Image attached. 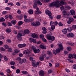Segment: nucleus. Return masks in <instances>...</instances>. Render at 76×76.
I'll list each match as a JSON object with an SVG mask.
<instances>
[{"instance_id":"423d86ee","label":"nucleus","mask_w":76,"mask_h":76,"mask_svg":"<svg viewBox=\"0 0 76 76\" xmlns=\"http://www.w3.org/2000/svg\"><path fill=\"white\" fill-rule=\"evenodd\" d=\"M74 20V19L73 18L70 17L69 18V20L67 21V23L68 24H70L71 23V22H73Z\"/></svg>"},{"instance_id":"2eb2a0df","label":"nucleus","mask_w":76,"mask_h":76,"mask_svg":"<svg viewBox=\"0 0 76 76\" xmlns=\"http://www.w3.org/2000/svg\"><path fill=\"white\" fill-rule=\"evenodd\" d=\"M31 36L33 38H38V36H37V35L36 34H32Z\"/></svg>"},{"instance_id":"f03ea898","label":"nucleus","mask_w":76,"mask_h":76,"mask_svg":"<svg viewBox=\"0 0 76 76\" xmlns=\"http://www.w3.org/2000/svg\"><path fill=\"white\" fill-rule=\"evenodd\" d=\"M58 47H59L60 49L58 48L56 49V51L57 53H60L61 50H63L64 48H63V46H62V44H60V42H59V43H58Z\"/></svg>"},{"instance_id":"9b49d317","label":"nucleus","mask_w":76,"mask_h":76,"mask_svg":"<svg viewBox=\"0 0 76 76\" xmlns=\"http://www.w3.org/2000/svg\"><path fill=\"white\" fill-rule=\"evenodd\" d=\"M44 72L42 70H41L39 71V76H44Z\"/></svg>"},{"instance_id":"f257e3e1","label":"nucleus","mask_w":76,"mask_h":76,"mask_svg":"<svg viewBox=\"0 0 76 76\" xmlns=\"http://www.w3.org/2000/svg\"><path fill=\"white\" fill-rule=\"evenodd\" d=\"M48 6L50 7H52L55 6L56 8L59 7L60 5H59V0H56V1L53 2L49 4Z\"/></svg>"},{"instance_id":"4468645a","label":"nucleus","mask_w":76,"mask_h":76,"mask_svg":"<svg viewBox=\"0 0 76 76\" xmlns=\"http://www.w3.org/2000/svg\"><path fill=\"white\" fill-rule=\"evenodd\" d=\"M70 13L72 15L74 16L75 15V11L74 10H70Z\"/></svg>"},{"instance_id":"58836bf2","label":"nucleus","mask_w":76,"mask_h":76,"mask_svg":"<svg viewBox=\"0 0 76 76\" xmlns=\"http://www.w3.org/2000/svg\"><path fill=\"white\" fill-rule=\"evenodd\" d=\"M39 58L41 61H43L44 60V57L42 56L40 57Z\"/></svg>"},{"instance_id":"412c9836","label":"nucleus","mask_w":76,"mask_h":76,"mask_svg":"<svg viewBox=\"0 0 76 76\" xmlns=\"http://www.w3.org/2000/svg\"><path fill=\"white\" fill-rule=\"evenodd\" d=\"M68 57L69 58H74V56L73 55H72V54H69Z\"/></svg>"},{"instance_id":"f8f14e48","label":"nucleus","mask_w":76,"mask_h":76,"mask_svg":"<svg viewBox=\"0 0 76 76\" xmlns=\"http://www.w3.org/2000/svg\"><path fill=\"white\" fill-rule=\"evenodd\" d=\"M69 28H64V29L62 30V32L63 34H67V30H69Z\"/></svg>"},{"instance_id":"6e6552de","label":"nucleus","mask_w":76,"mask_h":76,"mask_svg":"<svg viewBox=\"0 0 76 76\" xmlns=\"http://www.w3.org/2000/svg\"><path fill=\"white\" fill-rule=\"evenodd\" d=\"M21 33H18L17 35V37H22V36H24L25 35V33H24L23 31H22Z\"/></svg>"},{"instance_id":"20e7f679","label":"nucleus","mask_w":76,"mask_h":76,"mask_svg":"<svg viewBox=\"0 0 76 76\" xmlns=\"http://www.w3.org/2000/svg\"><path fill=\"white\" fill-rule=\"evenodd\" d=\"M45 13L46 15H48L50 19H53V17L51 16V15H52V14H51V11L47 10L46 11Z\"/></svg>"},{"instance_id":"c756f323","label":"nucleus","mask_w":76,"mask_h":76,"mask_svg":"<svg viewBox=\"0 0 76 76\" xmlns=\"http://www.w3.org/2000/svg\"><path fill=\"white\" fill-rule=\"evenodd\" d=\"M47 54H49V55H50V56L51 55V56H53V55H52V53H51V52L50 51H47Z\"/></svg>"},{"instance_id":"69168bd1","label":"nucleus","mask_w":76,"mask_h":76,"mask_svg":"<svg viewBox=\"0 0 76 76\" xmlns=\"http://www.w3.org/2000/svg\"><path fill=\"white\" fill-rule=\"evenodd\" d=\"M58 25L59 26H61L63 25V24H62V23H61V22H60L58 23Z\"/></svg>"},{"instance_id":"c03bdc74","label":"nucleus","mask_w":76,"mask_h":76,"mask_svg":"<svg viewBox=\"0 0 76 76\" xmlns=\"http://www.w3.org/2000/svg\"><path fill=\"white\" fill-rule=\"evenodd\" d=\"M10 63V64H11V65H14L15 63L14 61H11Z\"/></svg>"},{"instance_id":"3c124183","label":"nucleus","mask_w":76,"mask_h":76,"mask_svg":"<svg viewBox=\"0 0 76 76\" xmlns=\"http://www.w3.org/2000/svg\"><path fill=\"white\" fill-rule=\"evenodd\" d=\"M17 60H18V61H20L21 60V58L20 57H17L16 59Z\"/></svg>"},{"instance_id":"0eeeda50","label":"nucleus","mask_w":76,"mask_h":76,"mask_svg":"<svg viewBox=\"0 0 76 76\" xmlns=\"http://www.w3.org/2000/svg\"><path fill=\"white\" fill-rule=\"evenodd\" d=\"M37 11L35 12V15H39L41 13V11H39V9L38 8H36Z\"/></svg>"},{"instance_id":"f704fd0d","label":"nucleus","mask_w":76,"mask_h":76,"mask_svg":"<svg viewBox=\"0 0 76 76\" xmlns=\"http://www.w3.org/2000/svg\"><path fill=\"white\" fill-rule=\"evenodd\" d=\"M53 53L55 55H56V54H57V51L56 50H53Z\"/></svg>"},{"instance_id":"c9c22d12","label":"nucleus","mask_w":76,"mask_h":76,"mask_svg":"<svg viewBox=\"0 0 76 76\" xmlns=\"http://www.w3.org/2000/svg\"><path fill=\"white\" fill-rule=\"evenodd\" d=\"M50 26H53L54 25V23L53 21H51L50 23Z\"/></svg>"},{"instance_id":"5fc2aeb1","label":"nucleus","mask_w":76,"mask_h":76,"mask_svg":"<svg viewBox=\"0 0 76 76\" xmlns=\"http://www.w3.org/2000/svg\"><path fill=\"white\" fill-rule=\"evenodd\" d=\"M67 49L68 51H71V50H72V48H71L70 47H67Z\"/></svg>"},{"instance_id":"7ed1b4c3","label":"nucleus","mask_w":76,"mask_h":76,"mask_svg":"<svg viewBox=\"0 0 76 76\" xmlns=\"http://www.w3.org/2000/svg\"><path fill=\"white\" fill-rule=\"evenodd\" d=\"M46 38L48 40H51V41H54L55 37L53 36H51L50 34H47L46 35Z\"/></svg>"},{"instance_id":"0e129e2a","label":"nucleus","mask_w":76,"mask_h":76,"mask_svg":"<svg viewBox=\"0 0 76 76\" xmlns=\"http://www.w3.org/2000/svg\"><path fill=\"white\" fill-rule=\"evenodd\" d=\"M4 58L5 61H7V60H8V59L6 57V56L4 57Z\"/></svg>"},{"instance_id":"cd10ccee","label":"nucleus","mask_w":76,"mask_h":76,"mask_svg":"<svg viewBox=\"0 0 76 76\" xmlns=\"http://www.w3.org/2000/svg\"><path fill=\"white\" fill-rule=\"evenodd\" d=\"M17 39H18L19 41H21L22 40V37H21L20 36H17Z\"/></svg>"},{"instance_id":"338daca9","label":"nucleus","mask_w":76,"mask_h":76,"mask_svg":"<svg viewBox=\"0 0 76 76\" xmlns=\"http://www.w3.org/2000/svg\"><path fill=\"white\" fill-rule=\"evenodd\" d=\"M19 57H23V55L22 53H20L19 54Z\"/></svg>"},{"instance_id":"5701e85b","label":"nucleus","mask_w":76,"mask_h":76,"mask_svg":"<svg viewBox=\"0 0 76 76\" xmlns=\"http://www.w3.org/2000/svg\"><path fill=\"white\" fill-rule=\"evenodd\" d=\"M36 2V4H39V5H42V3L39 1V0L37 1Z\"/></svg>"},{"instance_id":"c85d7f7f","label":"nucleus","mask_w":76,"mask_h":76,"mask_svg":"<svg viewBox=\"0 0 76 76\" xmlns=\"http://www.w3.org/2000/svg\"><path fill=\"white\" fill-rule=\"evenodd\" d=\"M6 31L8 33H10V32H11V30L8 28H7L6 29Z\"/></svg>"},{"instance_id":"e2e57ef3","label":"nucleus","mask_w":76,"mask_h":76,"mask_svg":"<svg viewBox=\"0 0 76 76\" xmlns=\"http://www.w3.org/2000/svg\"><path fill=\"white\" fill-rule=\"evenodd\" d=\"M2 25L3 26H5V27H6V26H7V25L5 23H2Z\"/></svg>"},{"instance_id":"a19ab883","label":"nucleus","mask_w":76,"mask_h":76,"mask_svg":"<svg viewBox=\"0 0 76 76\" xmlns=\"http://www.w3.org/2000/svg\"><path fill=\"white\" fill-rule=\"evenodd\" d=\"M15 52L16 53H20V50H18V49L15 50Z\"/></svg>"},{"instance_id":"6ab92c4d","label":"nucleus","mask_w":76,"mask_h":76,"mask_svg":"<svg viewBox=\"0 0 76 76\" xmlns=\"http://www.w3.org/2000/svg\"><path fill=\"white\" fill-rule=\"evenodd\" d=\"M39 47L42 49H46V47L45 46H44L42 45H41L39 46Z\"/></svg>"},{"instance_id":"79ce46f5","label":"nucleus","mask_w":76,"mask_h":76,"mask_svg":"<svg viewBox=\"0 0 76 76\" xmlns=\"http://www.w3.org/2000/svg\"><path fill=\"white\" fill-rule=\"evenodd\" d=\"M53 72V71L51 69H49L48 70V74H50V73H51Z\"/></svg>"},{"instance_id":"4c0bfd02","label":"nucleus","mask_w":76,"mask_h":76,"mask_svg":"<svg viewBox=\"0 0 76 76\" xmlns=\"http://www.w3.org/2000/svg\"><path fill=\"white\" fill-rule=\"evenodd\" d=\"M69 45H71V46H74V43L72 42H69L68 43Z\"/></svg>"},{"instance_id":"8fccbe9b","label":"nucleus","mask_w":76,"mask_h":76,"mask_svg":"<svg viewBox=\"0 0 76 76\" xmlns=\"http://www.w3.org/2000/svg\"><path fill=\"white\" fill-rule=\"evenodd\" d=\"M40 38H42V39L43 38H44V35L42 34H41L40 35Z\"/></svg>"},{"instance_id":"603ef678","label":"nucleus","mask_w":76,"mask_h":76,"mask_svg":"<svg viewBox=\"0 0 76 76\" xmlns=\"http://www.w3.org/2000/svg\"><path fill=\"white\" fill-rule=\"evenodd\" d=\"M56 18L57 19H61V15H58L56 17Z\"/></svg>"},{"instance_id":"7c9ffc66","label":"nucleus","mask_w":76,"mask_h":76,"mask_svg":"<svg viewBox=\"0 0 76 76\" xmlns=\"http://www.w3.org/2000/svg\"><path fill=\"white\" fill-rule=\"evenodd\" d=\"M36 26H39L40 25V22H39V21H37L36 22Z\"/></svg>"},{"instance_id":"ea45409f","label":"nucleus","mask_w":76,"mask_h":76,"mask_svg":"<svg viewBox=\"0 0 76 76\" xmlns=\"http://www.w3.org/2000/svg\"><path fill=\"white\" fill-rule=\"evenodd\" d=\"M31 49L33 50V51H35L36 49L35 48V46H32Z\"/></svg>"},{"instance_id":"9d476101","label":"nucleus","mask_w":76,"mask_h":76,"mask_svg":"<svg viewBox=\"0 0 76 76\" xmlns=\"http://www.w3.org/2000/svg\"><path fill=\"white\" fill-rule=\"evenodd\" d=\"M26 45V44H23L18 45V47H19V48H22L23 47H25Z\"/></svg>"},{"instance_id":"2f4dec72","label":"nucleus","mask_w":76,"mask_h":76,"mask_svg":"<svg viewBox=\"0 0 76 76\" xmlns=\"http://www.w3.org/2000/svg\"><path fill=\"white\" fill-rule=\"evenodd\" d=\"M22 73L24 75H27V74H28V72L25 71H23Z\"/></svg>"},{"instance_id":"37998d69","label":"nucleus","mask_w":76,"mask_h":76,"mask_svg":"<svg viewBox=\"0 0 76 76\" xmlns=\"http://www.w3.org/2000/svg\"><path fill=\"white\" fill-rule=\"evenodd\" d=\"M16 73H20V70L19 69H17L16 70Z\"/></svg>"},{"instance_id":"39448f33","label":"nucleus","mask_w":76,"mask_h":76,"mask_svg":"<svg viewBox=\"0 0 76 76\" xmlns=\"http://www.w3.org/2000/svg\"><path fill=\"white\" fill-rule=\"evenodd\" d=\"M32 51V50L31 49H28L23 51V54H28L29 53H31Z\"/></svg>"},{"instance_id":"f3484780","label":"nucleus","mask_w":76,"mask_h":76,"mask_svg":"<svg viewBox=\"0 0 76 76\" xmlns=\"http://www.w3.org/2000/svg\"><path fill=\"white\" fill-rule=\"evenodd\" d=\"M33 8H34V9H37L38 8V7H37V2L35 1L34 3V4L33 6Z\"/></svg>"},{"instance_id":"680f3d73","label":"nucleus","mask_w":76,"mask_h":76,"mask_svg":"<svg viewBox=\"0 0 76 76\" xmlns=\"http://www.w3.org/2000/svg\"><path fill=\"white\" fill-rule=\"evenodd\" d=\"M1 22H4L5 20L4 18H2L1 19Z\"/></svg>"},{"instance_id":"a211bd4d","label":"nucleus","mask_w":76,"mask_h":76,"mask_svg":"<svg viewBox=\"0 0 76 76\" xmlns=\"http://www.w3.org/2000/svg\"><path fill=\"white\" fill-rule=\"evenodd\" d=\"M42 29L43 31V33L44 34H45L47 33V29H46V28L45 27H43Z\"/></svg>"},{"instance_id":"e433bc0d","label":"nucleus","mask_w":76,"mask_h":76,"mask_svg":"<svg viewBox=\"0 0 76 76\" xmlns=\"http://www.w3.org/2000/svg\"><path fill=\"white\" fill-rule=\"evenodd\" d=\"M63 14L64 15L63 17H65V16H64V15H67V12L66 11H64Z\"/></svg>"},{"instance_id":"4d7b16f0","label":"nucleus","mask_w":76,"mask_h":76,"mask_svg":"<svg viewBox=\"0 0 76 76\" xmlns=\"http://www.w3.org/2000/svg\"><path fill=\"white\" fill-rule=\"evenodd\" d=\"M32 66H33L34 67H37L38 66V65H37V64H32Z\"/></svg>"},{"instance_id":"4be33fe9","label":"nucleus","mask_w":76,"mask_h":76,"mask_svg":"<svg viewBox=\"0 0 76 76\" xmlns=\"http://www.w3.org/2000/svg\"><path fill=\"white\" fill-rule=\"evenodd\" d=\"M34 52L35 53H39L40 52V50H39V49H35V50L34 51Z\"/></svg>"},{"instance_id":"6e6d98bb","label":"nucleus","mask_w":76,"mask_h":76,"mask_svg":"<svg viewBox=\"0 0 76 76\" xmlns=\"http://www.w3.org/2000/svg\"><path fill=\"white\" fill-rule=\"evenodd\" d=\"M0 50H1V51H6V50L4 48H0Z\"/></svg>"},{"instance_id":"1a4fd4ad","label":"nucleus","mask_w":76,"mask_h":76,"mask_svg":"<svg viewBox=\"0 0 76 76\" xmlns=\"http://www.w3.org/2000/svg\"><path fill=\"white\" fill-rule=\"evenodd\" d=\"M66 35L67 37H68L69 38V37H74V34L72 33H70L69 34H67Z\"/></svg>"},{"instance_id":"ddd939ff","label":"nucleus","mask_w":76,"mask_h":76,"mask_svg":"<svg viewBox=\"0 0 76 76\" xmlns=\"http://www.w3.org/2000/svg\"><path fill=\"white\" fill-rule=\"evenodd\" d=\"M26 59L25 58H23L22 59L20 62V63H21V64L22 63H26Z\"/></svg>"},{"instance_id":"473e14b6","label":"nucleus","mask_w":76,"mask_h":76,"mask_svg":"<svg viewBox=\"0 0 76 76\" xmlns=\"http://www.w3.org/2000/svg\"><path fill=\"white\" fill-rule=\"evenodd\" d=\"M22 24H23V22L22 21H20L18 23V26H20V25H22Z\"/></svg>"},{"instance_id":"bb28decb","label":"nucleus","mask_w":76,"mask_h":76,"mask_svg":"<svg viewBox=\"0 0 76 76\" xmlns=\"http://www.w3.org/2000/svg\"><path fill=\"white\" fill-rule=\"evenodd\" d=\"M17 39H18L19 41H21L22 40V37H21L20 36H17Z\"/></svg>"},{"instance_id":"09e8293b","label":"nucleus","mask_w":76,"mask_h":76,"mask_svg":"<svg viewBox=\"0 0 76 76\" xmlns=\"http://www.w3.org/2000/svg\"><path fill=\"white\" fill-rule=\"evenodd\" d=\"M4 47L6 48V49H8V48H9V46L7 45H4Z\"/></svg>"},{"instance_id":"72a5a7b5","label":"nucleus","mask_w":76,"mask_h":76,"mask_svg":"<svg viewBox=\"0 0 76 76\" xmlns=\"http://www.w3.org/2000/svg\"><path fill=\"white\" fill-rule=\"evenodd\" d=\"M7 25L9 26H12V24L11 22H9L7 23Z\"/></svg>"},{"instance_id":"49530a36","label":"nucleus","mask_w":76,"mask_h":76,"mask_svg":"<svg viewBox=\"0 0 76 76\" xmlns=\"http://www.w3.org/2000/svg\"><path fill=\"white\" fill-rule=\"evenodd\" d=\"M34 19L31 18H30L28 20L29 22H32V21H34Z\"/></svg>"},{"instance_id":"a18cd8bd","label":"nucleus","mask_w":76,"mask_h":76,"mask_svg":"<svg viewBox=\"0 0 76 76\" xmlns=\"http://www.w3.org/2000/svg\"><path fill=\"white\" fill-rule=\"evenodd\" d=\"M24 21L26 22V23H27V22H29V20L26 18L24 19Z\"/></svg>"},{"instance_id":"dca6fc26","label":"nucleus","mask_w":76,"mask_h":76,"mask_svg":"<svg viewBox=\"0 0 76 76\" xmlns=\"http://www.w3.org/2000/svg\"><path fill=\"white\" fill-rule=\"evenodd\" d=\"M28 13L29 15H32L34 13V11L32 10H29L28 11Z\"/></svg>"},{"instance_id":"a878e982","label":"nucleus","mask_w":76,"mask_h":76,"mask_svg":"<svg viewBox=\"0 0 76 76\" xmlns=\"http://www.w3.org/2000/svg\"><path fill=\"white\" fill-rule=\"evenodd\" d=\"M31 25L32 26H37V25H36V22H32L31 23Z\"/></svg>"},{"instance_id":"de8ad7c7","label":"nucleus","mask_w":76,"mask_h":76,"mask_svg":"<svg viewBox=\"0 0 76 76\" xmlns=\"http://www.w3.org/2000/svg\"><path fill=\"white\" fill-rule=\"evenodd\" d=\"M8 51L9 52H12V49L10 48H8Z\"/></svg>"},{"instance_id":"13d9d810","label":"nucleus","mask_w":76,"mask_h":76,"mask_svg":"<svg viewBox=\"0 0 76 76\" xmlns=\"http://www.w3.org/2000/svg\"><path fill=\"white\" fill-rule=\"evenodd\" d=\"M72 28L73 29H76V25H73L72 26Z\"/></svg>"},{"instance_id":"774afa93","label":"nucleus","mask_w":76,"mask_h":76,"mask_svg":"<svg viewBox=\"0 0 76 76\" xmlns=\"http://www.w3.org/2000/svg\"><path fill=\"white\" fill-rule=\"evenodd\" d=\"M73 56H74V58L75 59H76V54L75 53H74L73 54Z\"/></svg>"},{"instance_id":"b1692460","label":"nucleus","mask_w":76,"mask_h":76,"mask_svg":"<svg viewBox=\"0 0 76 76\" xmlns=\"http://www.w3.org/2000/svg\"><path fill=\"white\" fill-rule=\"evenodd\" d=\"M11 23L13 24V25H15L16 23V20H12L11 21Z\"/></svg>"},{"instance_id":"aec40b11","label":"nucleus","mask_w":76,"mask_h":76,"mask_svg":"<svg viewBox=\"0 0 76 76\" xmlns=\"http://www.w3.org/2000/svg\"><path fill=\"white\" fill-rule=\"evenodd\" d=\"M23 32L25 34H29V31L28 30H26L24 31Z\"/></svg>"},{"instance_id":"864d4df0","label":"nucleus","mask_w":76,"mask_h":76,"mask_svg":"<svg viewBox=\"0 0 76 76\" xmlns=\"http://www.w3.org/2000/svg\"><path fill=\"white\" fill-rule=\"evenodd\" d=\"M32 42H33V43H36V42H37V40H36V39H33Z\"/></svg>"},{"instance_id":"052dcab7","label":"nucleus","mask_w":76,"mask_h":76,"mask_svg":"<svg viewBox=\"0 0 76 76\" xmlns=\"http://www.w3.org/2000/svg\"><path fill=\"white\" fill-rule=\"evenodd\" d=\"M59 66H60V64H55V66L56 67H58Z\"/></svg>"},{"instance_id":"bf43d9fd","label":"nucleus","mask_w":76,"mask_h":76,"mask_svg":"<svg viewBox=\"0 0 76 76\" xmlns=\"http://www.w3.org/2000/svg\"><path fill=\"white\" fill-rule=\"evenodd\" d=\"M42 41H43V42H47V40H46V39H45L44 38H43V39H42Z\"/></svg>"},{"instance_id":"393cba45","label":"nucleus","mask_w":76,"mask_h":76,"mask_svg":"<svg viewBox=\"0 0 76 76\" xmlns=\"http://www.w3.org/2000/svg\"><path fill=\"white\" fill-rule=\"evenodd\" d=\"M59 7H60V6H63V4H64V2L63 1H61L60 2V1H59Z\"/></svg>"}]
</instances>
